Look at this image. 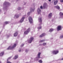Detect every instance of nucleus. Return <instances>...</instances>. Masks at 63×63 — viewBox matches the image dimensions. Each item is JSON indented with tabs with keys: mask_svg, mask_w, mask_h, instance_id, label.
<instances>
[{
	"mask_svg": "<svg viewBox=\"0 0 63 63\" xmlns=\"http://www.w3.org/2000/svg\"><path fill=\"white\" fill-rule=\"evenodd\" d=\"M16 44H15L12 47L11 46H10L9 47L7 48V50L9 49H13L14 48H15V47H16Z\"/></svg>",
	"mask_w": 63,
	"mask_h": 63,
	"instance_id": "obj_1",
	"label": "nucleus"
},
{
	"mask_svg": "<svg viewBox=\"0 0 63 63\" xmlns=\"http://www.w3.org/2000/svg\"><path fill=\"white\" fill-rule=\"evenodd\" d=\"M62 30V26L61 25L58 26L57 28V31H60Z\"/></svg>",
	"mask_w": 63,
	"mask_h": 63,
	"instance_id": "obj_2",
	"label": "nucleus"
},
{
	"mask_svg": "<svg viewBox=\"0 0 63 63\" xmlns=\"http://www.w3.org/2000/svg\"><path fill=\"white\" fill-rule=\"evenodd\" d=\"M30 31V28H28L27 30L24 32V34H28V33Z\"/></svg>",
	"mask_w": 63,
	"mask_h": 63,
	"instance_id": "obj_3",
	"label": "nucleus"
},
{
	"mask_svg": "<svg viewBox=\"0 0 63 63\" xmlns=\"http://www.w3.org/2000/svg\"><path fill=\"white\" fill-rule=\"evenodd\" d=\"M29 22L31 23H33V19H32V18L31 16H29Z\"/></svg>",
	"mask_w": 63,
	"mask_h": 63,
	"instance_id": "obj_4",
	"label": "nucleus"
},
{
	"mask_svg": "<svg viewBox=\"0 0 63 63\" xmlns=\"http://www.w3.org/2000/svg\"><path fill=\"white\" fill-rule=\"evenodd\" d=\"M58 52H59V51L58 50H54L52 52V53L54 54H57Z\"/></svg>",
	"mask_w": 63,
	"mask_h": 63,
	"instance_id": "obj_5",
	"label": "nucleus"
},
{
	"mask_svg": "<svg viewBox=\"0 0 63 63\" xmlns=\"http://www.w3.org/2000/svg\"><path fill=\"white\" fill-rule=\"evenodd\" d=\"M34 40V37H31L30 38V39L29 40V43H31L32 41Z\"/></svg>",
	"mask_w": 63,
	"mask_h": 63,
	"instance_id": "obj_6",
	"label": "nucleus"
},
{
	"mask_svg": "<svg viewBox=\"0 0 63 63\" xmlns=\"http://www.w3.org/2000/svg\"><path fill=\"white\" fill-rule=\"evenodd\" d=\"M43 9H45L46 7H47V4L46 3H44L43 5Z\"/></svg>",
	"mask_w": 63,
	"mask_h": 63,
	"instance_id": "obj_7",
	"label": "nucleus"
},
{
	"mask_svg": "<svg viewBox=\"0 0 63 63\" xmlns=\"http://www.w3.org/2000/svg\"><path fill=\"white\" fill-rule=\"evenodd\" d=\"M46 35V33H44L42 34L41 35H40L39 36V37L40 38H42V37H44V36H45Z\"/></svg>",
	"mask_w": 63,
	"mask_h": 63,
	"instance_id": "obj_8",
	"label": "nucleus"
},
{
	"mask_svg": "<svg viewBox=\"0 0 63 63\" xmlns=\"http://www.w3.org/2000/svg\"><path fill=\"white\" fill-rule=\"evenodd\" d=\"M38 20L39 22L40 23H42V18H38Z\"/></svg>",
	"mask_w": 63,
	"mask_h": 63,
	"instance_id": "obj_9",
	"label": "nucleus"
},
{
	"mask_svg": "<svg viewBox=\"0 0 63 63\" xmlns=\"http://www.w3.org/2000/svg\"><path fill=\"white\" fill-rule=\"evenodd\" d=\"M17 34H18V33H17V32H16L14 33V37H16L17 35Z\"/></svg>",
	"mask_w": 63,
	"mask_h": 63,
	"instance_id": "obj_10",
	"label": "nucleus"
},
{
	"mask_svg": "<svg viewBox=\"0 0 63 63\" xmlns=\"http://www.w3.org/2000/svg\"><path fill=\"white\" fill-rule=\"evenodd\" d=\"M52 13H50L48 16V17L49 18H51V16H52Z\"/></svg>",
	"mask_w": 63,
	"mask_h": 63,
	"instance_id": "obj_11",
	"label": "nucleus"
},
{
	"mask_svg": "<svg viewBox=\"0 0 63 63\" xmlns=\"http://www.w3.org/2000/svg\"><path fill=\"white\" fill-rule=\"evenodd\" d=\"M24 18H25V17H23L20 20V22H21V23L23 21V20H24Z\"/></svg>",
	"mask_w": 63,
	"mask_h": 63,
	"instance_id": "obj_12",
	"label": "nucleus"
},
{
	"mask_svg": "<svg viewBox=\"0 0 63 63\" xmlns=\"http://www.w3.org/2000/svg\"><path fill=\"white\" fill-rule=\"evenodd\" d=\"M37 12H38V14H40V13L41 12V10H40V8H38L37 10Z\"/></svg>",
	"mask_w": 63,
	"mask_h": 63,
	"instance_id": "obj_13",
	"label": "nucleus"
},
{
	"mask_svg": "<svg viewBox=\"0 0 63 63\" xmlns=\"http://www.w3.org/2000/svg\"><path fill=\"white\" fill-rule=\"evenodd\" d=\"M4 54V52H2L0 54V56H2Z\"/></svg>",
	"mask_w": 63,
	"mask_h": 63,
	"instance_id": "obj_14",
	"label": "nucleus"
},
{
	"mask_svg": "<svg viewBox=\"0 0 63 63\" xmlns=\"http://www.w3.org/2000/svg\"><path fill=\"white\" fill-rule=\"evenodd\" d=\"M41 53L39 52L38 53V54L37 55L38 57L39 58H40V56L41 55Z\"/></svg>",
	"mask_w": 63,
	"mask_h": 63,
	"instance_id": "obj_15",
	"label": "nucleus"
},
{
	"mask_svg": "<svg viewBox=\"0 0 63 63\" xmlns=\"http://www.w3.org/2000/svg\"><path fill=\"white\" fill-rule=\"evenodd\" d=\"M58 0H56V1L54 2V4L55 5H56L57 4V3L58 2Z\"/></svg>",
	"mask_w": 63,
	"mask_h": 63,
	"instance_id": "obj_16",
	"label": "nucleus"
},
{
	"mask_svg": "<svg viewBox=\"0 0 63 63\" xmlns=\"http://www.w3.org/2000/svg\"><path fill=\"white\" fill-rule=\"evenodd\" d=\"M11 59V57L9 58L7 60V63H11V62L8 61V60H9V59Z\"/></svg>",
	"mask_w": 63,
	"mask_h": 63,
	"instance_id": "obj_17",
	"label": "nucleus"
},
{
	"mask_svg": "<svg viewBox=\"0 0 63 63\" xmlns=\"http://www.w3.org/2000/svg\"><path fill=\"white\" fill-rule=\"evenodd\" d=\"M55 7L56 8L58 9H60V7L58 6H55Z\"/></svg>",
	"mask_w": 63,
	"mask_h": 63,
	"instance_id": "obj_18",
	"label": "nucleus"
},
{
	"mask_svg": "<svg viewBox=\"0 0 63 63\" xmlns=\"http://www.w3.org/2000/svg\"><path fill=\"white\" fill-rule=\"evenodd\" d=\"M45 40H42L40 41H39L40 43H43V42H44L45 41Z\"/></svg>",
	"mask_w": 63,
	"mask_h": 63,
	"instance_id": "obj_19",
	"label": "nucleus"
},
{
	"mask_svg": "<svg viewBox=\"0 0 63 63\" xmlns=\"http://www.w3.org/2000/svg\"><path fill=\"white\" fill-rule=\"evenodd\" d=\"M18 55H16L15 56V59H16L17 58H18Z\"/></svg>",
	"mask_w": 63,
	"mask_h": 63,
	"instance_id": "obj_20",
	"label": "nucleus"
},
{
	"mask_svg": "<svg viewBox=\"0 0 63 63\" xmlns=\"http://www.w3.org/2000/svg\"><path fill=\"white\" fill-rule=\"evenodd\" d=\"M53 30H54L53 29H50V30H49V32H52V31H53Z\"/></svg>",
	"mask_w": 63,
	"mask_h": 63,
	"instance_id": "obj_21",
	"label": "nucleus"
},
{
	"mask_svg": "<svg viewBox=\"0 0 63 63\" xmlns=\"http://www.w3.org/2000/svg\"><path fill=\"white\" fill-rule=\"evenodd\" d=\"M39 62L40 63H42L43 62L41 60H40L39 61Z\"/></svg>",
	"mask_w": 63,
	"mask_h": 63,
	"instance_id": "obj_22",
	"label": "nucleus"
},
{
	"mask_svg": "<svg viewBox=\"0 0 63 63\" xmlns=\"http://www.w3.org/2000/svg\"><path fill=\"white\" fill-rule=\"evenodd\" d=\"M60 16H63V13H62V12H60Z\"/></svg>",
	"mask_w": 63,
	"mask_h": 63,
	"instance_id": "obj_23",
	"label": "nucleus"
},
{
	"mask_svg": "<svg viewBox=\"0 0 63 63\" xmlns=\"http://www.w3.org/2000/svg\"><path fill=\"white\" fill-rule=\"evenodd\" d=\"M19 15H18L17 16H16V15H15V16H16V17L17 18V17H19Z\"/></svg>",
	"mask_w": 63,
	"mask_h": 63,
	"instance_id": "obj_24",
	"label": "nucleus"
},
{
	"mask_svg": "<svg viewBox=\"0 0 63 63\" xmlns=\"http://www.w3.org/2000/svg\"><path fill=\"white\" fill-rule=\"evenodd\" d=\"M41 28H42V27H41V26L40 27H38V29H41Z\"/></svg>",
	"mask_w": 63,
	"mask_h": 63,
	"instance_id": "obj_25",
	"label": "nucleus"
},
{
	"mask_svg": "<svg viewBox=\"0 0 63 63\" xmlns=\"http://www.w3.org/2000/svg\"><path fill=\"white\" fill-rule=\"evenodd\" d=\"M43 46H45L47 45V43H44L43 44Z\"/></svg>",
	"mask_w": 63,
	"mask_h": 63,
	"instance_id": "obj_26",
	"label": "nucleus"
},
{
	"mask_svg": "<svg viewBox=\"0 0 63 63\" xmlns=\"http://www.w3.org/2000/svg\"><path fill=\"white\" fill-rule=\"evenodd\" d=\"M9 22H5V24H8V23Z\"/></svg>",
	"mask_w": 63,
	"mask_h": 63,
	"instance_id": "obj_27",
	"label": "nucleus"
},
{
	"mask_svg": "<svg viewBox=\"0 0 63 63\" xmlns=\"http://www.w3.org/2000/svg\"><path fill=\"white\" fill-rule=\"evenodd\" d=\"M40 8L41 9H43V6H40Z\"/></svg>",
	"mask_w": 63,
	"mask_h": 63,
	"instance_id": "obj_28",
	"label": "nucleus"
},
{
	"mask_svg": "<svg viewBox=\"0 0 63 63\" xmlns=\"http://www.w3.org/2000/svg\"><path fill=\"white\" fill-rule=\"evenodd\" d=\"M18 10H20V7H19L18 8Z\"/></svg>",
	"mask_w": 63,
	"mask_h": 63,
	"instance_id": "obj_29",
	"label": "nucleus"
},
{
	"mask_svg": "<svg viewBox=\"0 0 63 63\" xmlns=\"http://www.w3.org/2000/svg\"><path fill=\"white\" fill-rule=\"evenodd\" d=\"M63 36L62 35L60 36V38H63Z\"/></svg>",
	"mask_w": 63,
	"mask_h": 63,
	"instance_id": "obj_30",
	"label": "nucleus"
},
{
	"mask_svg": "<svg viewBox=\"0 0 63 63\" xmlns=\"http://www.w3.org/2000/svg\"><path fill=\"white\" fill-rule=\"evenodd\" d=\"M60 1L61 2H63V0H60Z\"/></svg>",
	"mask_w": 63,
	"mask_h": 63,
	"instance_id": "obj_31",
	"label": "nucleus"
},
{
	"mask_svg": "<svg viewBox=\"0 0 63 63\" xmlns=\"http://www.w3.org/2000/svg\"><path fill=\"white\" fill-rule=\"evenodd\" d=\"M31 13V12H29L28 13V15H29V14H30Z\"/></svg>",
	"mask_w": 63,
	"mask_h": 63,
	"instance_id": "obj_32",
	"label": "nucleus"
},
{
	"mask_svg": "<svg viewBox=\"0 0 63 63\" xmlns=\"http://www.w3.org/2000/svg\"><path fill=\"white\" fill-rule=\"evenodd\" d=\"M23 46H24V44H23L22 46H21V47H23Z\"/></svg>",
	"mask_w": 63,
	"mask_h": 63,
	"instance_id": "obj_33",
	"label": "nucleus"
},
{
	"mask_svg": "<svg viewBox=\"0 0 63 63\" xmlns=\"http://www.w3.org/2000/svg\"><path fill=\"white\" fill-rule=\"evenodd\" d=\"M19 52H20V51H21V50L20 49L19 50Z\"/></svg>",
	"mask_w": 63,
	"mask_h": 63,
	"instance_id": "obj_34",
	"label": "nucleus"
},
{
	"mask_svg": "<svg viewBox=\"0 0 63 63\" xmlns=\"http://www.w3.org/2000/svg\"><path fill=\"white\" fill-rule=\"evenodd\" d=\"M61 60H63V58H62L61 59Z\"/></svg>",
	"mask_w": 63,
	"mask_h": 63,
	"instance_id": "obj_35",
	"label": "nucleus"
},
{
	"mask_svg": "<svg viewBox=\"0 0 63 63\" xmlns=\"http://www.w3.org/2000/svg\"><path fill=\"white\" fill-rule=\"evenodd\" d=\"M49 0V1H51V0Z\"/></svg>",
	"mask_w": 63,
	"mask_h": 63,
	"instance_id": "obj_36",
	"label": "nucleus"
},
{
	"mask_svg": "<svg viewBox=\"0 0 63 63\" xmlns=\"http://www.w3.org/2000/svg\"><path fill=\"white\" fill-rule=\"evenodd\" d=\"M0 11H1V10H0Z\"/></svg>",
	"mask_w": 63,
	"mask_h": 63,
	"instance_id": "obj_37",
	"label": "nucleus"
}]
</instances>
